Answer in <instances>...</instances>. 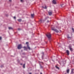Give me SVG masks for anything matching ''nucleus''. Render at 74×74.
<instances>
[{"label":"nucleus","mask_w":74,"mask_h":74,"mask_svg":"<svg viewBox=\"0 0 74 74\" xmlns=\"http://www.w3.org/2000/svg\"><path fill=\"white\" fill-rule=\"evenodd\" d=\"M46 36L49 38H50L51 37V34L50 33H48L47 34H46Z\"/></svg>","instance_id":"nucleus-1"},{"label":"nucleus","mask_w":74,"mask_h":74,"mask_svg":"<svg viewBox=\"0 0 74 74\" xmlns=\"http://www.w3.org/2000/svg\"><path fill=\"white\" fill-rule=\"evenodd\" d=\"M17 48L18 49H21V48H22V46L21 44L19 45L18 46Z\"/></svg>","instance_id":"nucleus-2"},{"label":"nucleus","mask_w":74,"mask_h":74,"mask_svg":"<svg viewBox=\"0 0 74 74\" xmlns=\"http://www.w3.org/2000/svg\"><path fill=\"white\" fill-rule=\"evenodd\" d=\"M51 29L52 30L55 31V32H56V33L59 32V31L56 29H54V28H51Z\"/></svg>","instance_id":"nucleus-3"},{"label":"nucleus","mask_w":74,"mask_h":74,"mask_svg":"<svg viewBox=\"0 0 74 74\" xmlns=\"http://www.w3.org/2000/svg\"><path fill=\"white\" fill-rule=\"evenodd\" d=\"M52 3L54 4H56V1L55 0H53L52 1Z\"/></svg>","instance_id":"nucleus-4"},{"label":"nucleus","mask_w":74,"mask_h":74,"mask_svg":"<svg viewBox=\"0 0 74 74\" xmlns=\"http://www.w3.org/2000/svg\"><path fill=\"white\" fill-rule=\"evenodd\" d=\"M66 53H67V55H69V54H70V52L68 50H66Z\"/></svg>","instance_id":"nucleus-5"},{"label":"nucleus","mask_w":74,"mask_h":74,"mask_svg":"<svg viewBox=\"0 0 74 74\" xmlns=\"http://www.w3.org/2000/svg\"><path fill=\"white\" fill-rule=\"evenodd\" d=\"M49 14V15H52V12H48Z\"/></svg>","instance_id":"nucleus-6"},{"label":"nucleus","mask_w":74,"mask_h":74,"mask_svg":"<svg viewBox=\"0 0 74 74\" xmlns=\"http://www.w3.org/2000/svg\"><path fill=\"white\" fill-rule=\"evenodd\" d=\"M23 48H24V50H26V51H27V48L26 47H24Z\"/></svg>","instance_id":"nucleus-7"},{"label":"nucleus","mask_w":74,"mask_h":74,"mask_svg":"<svg viewBox=\"0 0 74 74\" xmlns=\"http://www.w3.org/2000/svg\"><path fill=\"white\" fill-rule=\"evenodd\" d=\"M71 73H74V69H71Z\"/></svg>","instance_id":"nucleus-8"},{"label":"nucleus","mask_w":74,"mask_h":74,"mask_svg":"<svg viewBox=\"0 0 74 74\" xmlns=\"http://www.w3.org/2000/svg\"><path fill=\"white\" fill-rule=\"evenodd\" d=\"M31 15L32 18H34V14H31Z\"/></svg>","instance_id":"nucleus-9"},{"label":"nucleus","mask_w":74,"mask_h":74,"mask_svg":"<svg viewBox=\"0 0 74 74\" xmlns=\"http://www.w3.org/2000/svg\"><path fill=\"white\" fill-rule=\"evenodd\" d=\"M27 48L29 50H30V47H29L28 46H27Z\"/></svg>","instance_id":"nucleus-10"},{"label":"nucleus","mask_w":74,"mask_h":74,"mask_svg":"<svg viewBox=\"0 0 74 74\" xmlns=\"http://www.w3.org/2000/svg\"><path fill=\"white\" fill-rule=\"evenodd\" d=\"M8 28H9V30H11V29H13L12 28V27H9Z\"/></svg>","instance_id":"nucleus-11"},{"label":"nucleus","mask_w":74,"mask_h":74,"mask_svg":"<svg viewBox=\"0 0 74 74\" xmlns=\"http://www.w3.org/2000/svg\"><path fill=\"white\" fill-rule=\"evenodd\" d=\"M18 22H21V21H22V19H19L18 20Z\"/></svg>","instance_id":"nucleus-12"},{"label":"nucleus","mask_w":74,"mask_h":74,"mask_svg":"<svg viewBox=\"0 0 74 74\" xmlns=\"http://www.w3.org/2000/svg\"><path fill=\"white\" fill-rule=\"evenodd\" d=\"M69 49L71 51H73V49L71 47L69 48Z\"/></svg>","instance_id":"nucleus-13"},{"label":"nucleus","mask_w":74,"mask_h":74,"mask_svg":"<svg viewBox=\"0 0 74 74\" xmlns=\"http://www.w3.org/2000/svg\"><path fill=\"white\" fill-rule=\"evenodd\" d=\"M56 69H57L59 70V67H58V66H56Z\"/></svg>","instance_id":"nucleus-14"},{"label":"nucleus","mask_w":74,"mask_h":74,"mask_svg":"<svg viewBox=\"0 0 74 74\" xmlns=\"http://www.w3.org/2000/svg\"><path fill=\"white\" fill-rule=\"evenodd\" d=\"M70 70L69 69H68L67 70V73H69V71Z\"/></svg>","instance_id":"nucleus-15"},{"label":"nucleus","mask_w":74,"mask_h":74,"mask_svg":"<svg viewBox=\"0 0 74 74\" xmlns=\"http://www.w3.org/2000/svg\"><path fill=\"white\" fill-rule=\"evenodd\" d=\"M42 8H45V9H47V6H45V8L44 7V6H42Z\"/></svg>","instance_id":"nucleus-16"},{"label":"nucleus","mask_w":74,"mask_h":74,"mask_svg":"<svg viewBox=\"0 0 74 74\" xmlns=\"http://www.w3.org/2000/svg\"><path fill=\"white\" fill-rule=\"evenodd\" d=\"M23 67L24 68H25V64H24L23 65Z\"/></svg>","instance_id":"nucleus-17"},{"label":"nucleus","mask_w":74,"mask_h":74,"mask_svg":"<svg viewBox=\"0 0 74 74\" xmlns=\"http://www.w3.org/2000/svg\"><path fill=\"white\" fill-rule=\"evenodd\" d=\"M26 44H27V46H29V42H26Z\"/></svg>","instance_id":"nucleus-18"},{"label":"nucleus","mask_w":74,"mask_h":74,"mask_svg":"<svg viewBox=\"0 0 74 74\" xmlns=\"http://www.w3.org/2000/svg\"><path fill=\"white\" fill-rule=\"evenodd\" d=\"M72 30H73V32H74V28H72Z\"/></svg>","instance_id":"nucleus-19"},{"label":"nucleus","mask_w":74,"mask_h":74,"mask_svg":"<svg viewBox=\"0 0 74 74\" xmlns=\"http://www.w3.org/2000/svg\"><path fill=\"white\" fill-rule=\"evenodd\" d=\"M40 22L41 23V22H42V20H40Z\"/></svg>","instance_id":"nucleus-20"},{"label":"nucleus","mask_w":74,"mask_h":74,"mask_svg":"<svg viewBox=\"0 0 74 74\" xmlns=\"http://www.w3.org/2000/svg\"><path fill=\"white\" fill-rule=\"evenodd\" d=\"M40 63H42V64H44V63H43V62H40Z\"/></svg>","instance_id":"nucleus-21"},{"label":"nucleus","mask_w":74,"mask_h":74,"mask_svg":"<svg viewBox=\"0 0 74 74\" xmlns=\"http://www.w3.org/2000/svg\"><path fill=\"white\" fill-rule=\"evenodd\" d=\"M21 2H23V0H21Z\"/></svg>","instance_id":"nucleus-22"},{"label":"nucleus","mask_w":74,"mask_h":74,"mask_svg":"<svg viewBox=\"0 0 74 74\" xmlns=\"http://www.w3.org/2000/svg\"><path fill=\"white\" fill-rule=\"evenodd\" d=\"M14 19H16V17L15 16H14Z\"/></svg>","instance_id":"nucleus-23"},{"label":"nucleus","mask_w":74,"mask_h":74,"mask_svg":"<svg viewBox=\"0 0 74 74\" xmlns=\"http://www.w3.org/2000/svg\"><path fill=\"white\" fill-rule=\"evenodd\" d=\"M1 38H2L1 37H0V40H1Z\"/></svg>","instance_id":"nucleus-24"},{"label":"nucleus","mask_w":74,"mask_h":74,"mask_svg":"<svg viewBox=\"0 0 74 74\" xmlns=\"http://www.w3.org/2000/svg\"><path fill=\"white\" fill-rule=\"evenodd\" d=\"M63 5V4H62V5H61V7H63V6H62Z\"/></svg>","instance_id":"nucleus-25"},{"label":"nucleus","mask_w":74,"mask_h":74,"mask_svg":"<svg viewBox=\"0 0 74 74\" xmlns=\"http://www.w3.org/2000/svg\"><path fill=\"white\" fill-rule=\"evenodd\" d=\"M47 19V18L46 17V18H45V20H46V19Z\"/></svg>","instance_id":"nucleus-26"},{"label":"nucleus","mask_w":74,"mask_h":74,"mask_svg":"<svg viewBox=\"0 0 74 74\" xmlns=\"http://www.w3.org/2000/svg\"><path fill=\"white\" fill-rule=\"evenodd\" d=\"M9 1L11 2V0H9Z\"/></svg>","instance_id":"nucleus-27"},{"label":"nucleus","mask_w":74,"mask_h":74,"mask_svg":"<svg viewBox=\"0 0 74 74\" xmlns=\"http://www.w3.org/2000/svg\"><path fill=\"white\" fill-rule=\"evenodd\" d=\"M40 68H42V66H40Z\"/></svg>","instance_id":"nucleus-28"},{"label":"nucleus","mask_w":74,"mask_h":74,"mask_svg":"<svg viewBox=\"0 0 74 74\" xmlns=\"http://www.w3.org/2000/svg\"><path fill=\"white\" fill-rule=\"evenodd\" d=\"M18 30H20V29L18 28Z\"/></svg>","instance_id":"nucleus-29"},{"label":"nucleus","mask_w":74,"mask_h":74,"mask_svg":"<svg viewBox=\"0 0 74 74\" xmlns=\"http://www.w3.org/2000/svg\"><path fill=\"white\" fill-rule=\"evenodd\" d=\"M29 74H32V73H29Z\"/></svg>","instance_id":"nucleus-30"},{"label":"nucleus","mask_w":74,"mask_h":74,"mask_svg":"<svg viewBox=\"0 0 74 74\" xmlns=\"http://www.w3.org/2000/svg\"><path fill=\"white\" fill-rule=\"evenodd\" d=\"M71 2L72 3H73V2H72V1H71Z\"/></svg>","instance_id":"nucleus-31"},{"label":"nucleus","mask_w":74,"mask_h":74,"mask_svg":"<svg viewBox=\"0 0 74 74\" xmlns=\"http://www.w3.org/2000/svg\"><path fill=\"white\" fill-rule=\"evenodd\" d=\"M42 54H43V55H44V52L42 53Z\"/></svg>","instance_id":"nucleus-32"},{"label":"nucleus","mask_w":74,"mask_h":74,"mask_svg":"<svg viewBox=\"0 0 74 74\" xmlns=\"http://www.w3.org/2000/svg\"><path fill=\"white\" fill-rule=\"evenodd\" d=\"M21 64V65H22V64Z\"/></svg>","instance_id":"nucleus-33"},{"label":"nucleus","mask_w":74,"mask_h":74,"mask_svg":"<svg viewBox=\"0 0 74 74\" xmlns=\"http://www.w3.org/2000/svg\"><path fill=\"white\" fill-rule=\"evenodd\" d=\"M40 74H42V73H40Z\"/></svg>","instance_id":"nucleus-34"},{"label":"nucleus","mask_w":74,"mask_h":74,"mask_svg":"<svg viewBox=\"0 0 74 74\" xmlns=\"http://www.w3.org/2000/svg\"><path fill=\"white\" fill-rule=\"evenodd\" d=\"M49 22V21H47V22Z\"/></svg>","instance_id":"nucleus-35"}]
</instances>
